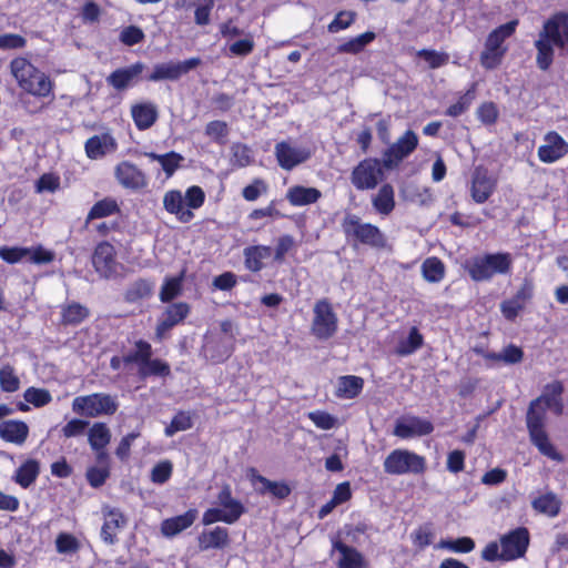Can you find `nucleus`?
Returning <instances> with one entry per match:
<instances>
[{
    "label": "nucleus",
    "instance_id": "obj_39",
    "mask_svg": "<svg viewBox=\"0 0 568 568\" xmlns=\"http://www.w3.org/2000/svg\"><path fill=\"white\" fill-rule=\"evenodd\" d=\"M531 505L536 511L549 517H556L560 510V500L554 493H547L535 498Z\"/></svg>",
    "mask_w": 568,
    "mask_h": 568
},
{
    "label": "nucleus",
    "instance_id": "obj_47",
    "mask_svg": "<svg viewBox=\"0 0 568 568\" xmlns=\"http://www.w3.org/2000/svg\"><path fill=\"white\" fill-rule=\"evenodd\" d=\"M136 349L123 357V363H139V365H145L148 359L152 356V348L148 342L139 341L135 343Z\"/></svg>",
    "mask_w": 568,
    "mask_h": 568
},
{
    "label": "nucleus",
    "instance_id": "obj_36",
    "mask_svg": "<svg viewBox=\"0 0 568 568\" xmlns=\"http://www.w3.org/2000/svg\"><path fill=\"white\" fill-rule=\"evenodd\" d=\"M424 337L417 327H410L406 337L398 341L395 353L399 356H408L423 346Z\"/></svg>",
    "mask_w": 568,
    "mask_h": 568
},
{
    "label": "nucleus",
    "instance_id": "obj_29",
    "mask_svg": "<svg viewBox=\"0 0 568 568\" xmlns=\"http://www.w3.org/2000/svg\"><path fill=\"white\" fill-rule=\"evenodd\" d=\"M229 544V531L223 527H215L212 530H204L199 536L201 550L211 548H224Z\"/></svg>",
    "mask_w": 568,
    "mask_h": 568
},
{
    "label": "nucleus",
    "instance_id": "obj_58",
    "mask_svg": "<svg viewBox=\"0 0 568 568\" xmlns=\"http://www.w3.org/2000/svg\"><path fill=\"white\" fill-rule=\"evenodd\" d=\"M187 209L186 210H196L201 207L205 200V193L200 186H191L186 190L185 196L183 197Z\"/></svg>",
    "mask_w": 568,
    "mask_h": 568
},
{
    "label": "nucleus",
    "instance_id": "obj_51",
    "mask_svg": "<svg viewBox=\"0 0 568 568\" xmlns=\"http://www.w3.org/2000/svg\"><path fill=\"white\" fill-rule=\"evenodd\" d=\"M55 547L59 554H73L79 550L80 542L73 535L61 532L55 539Z\"/></svg>",
    "mask_w": 568,
    "mask_h": 568
},
{
    "label": "nucleus",
    "instance_id": "obj_27",
    "mask_svg": "<svg viewBox=\"0 0 568 568\" xmlns=\"http://www.w3.org/2000/svg\"><path fill=\"white\" fill-rule=\"evenodd\" d=\"M333 548L341 555L337 560L338 568H365V561L362 554L354 547L347 546L342 541H335Z\"/></svg>",
    "mask_w": 568,
    "mask_h": 568
},
{
    "label": "nucleus",
    "instance_id": "obj_11",
    "mask_svg": "<svg viewBox=\"0 0 568 568\" xmlns=\"http://www.w3.org/2000/svg\"><path fill=\"white\" fill-rule=\"evenodd\" d=\"M418 144V138L415 132L408 130L397 142L393 143L383 155V164L387 169L396 166L403 159L408 156Z\"/></svg>",
    "mask_w": 568,
    "mask_h": 568
},
{
    "label": "nucleus",
    "instance_id": "obj_53",
    "mask_svg": "<svg viewBox=\"0 0 568 568\" xmlns=\"http://www.w3.org/2000/svg\"><path fill=\"white\" fill-rule=\"evenodd\" d=\"M192 427L191 416L185 412L178 413L171 424L165 428L168 437L173 436L178 432L187 430Z\"/></svg>",
    "mask_w": 568,
    "mask_h": 568
},
{
    "label": "nucleus",
    "instance_id": "obj_32",
    "mask_svg": "<svg viewBox=\"0 0 568 568\" xmlns=\"http://www.w3.org/2000/svg\"><path fill=\"white\" fill-rule=\"evenodd\" d=\"M517 26L518 20H511L505 24L499 26L488 34L485 43L487 47H491L493 49L507 51V47L504 45V42L507 38L513 36Z\"/></svg>",
    "mask_w": 568,
    "mask_h": 568
},
{
    "label": "nucleus",
    "instance_id": "obj_31",
    "mask_svg": "<svg viewBox=\"0 0 568 568\" xmlns=\"http://www.w3.org/2000/svg\"><path fill=\"white\" fill-rule=\"evenodd\" d=\"M115 142L111 135H94L85 142V152L90 159H99L114 150Z\"/></svg>",
    "mask_w": 568,
    "mask_h": 568
},
{
    "label": "nucleus",
    "instance_id": "obj_62",
    "mask_svg": "<svg viewBox=\"0 0 568 568\" xmlns=\"http://www.w3.org/2000/svg\"><path fill=\"white\" fill-rule=\"evenodd\" d=\"M89 422L84 419H71L62 427V434L67 438L78 437L84 434Z\"/></svg>",
    "mask_w": 568,
    "mask_h": 568
},
{
    "label": "nucleus",
    "instance_id": "obj_5",
    "mask_svg": "<svg viewBox=\"0 0 568 568\" xmlns=\"http://www.w3.org/2000/svg\"><path fill=\"white\" fill-rule=\"evenodd\" d=\"M342 229L347 237L373 247H384L386 240L382 231L371 224L364 223L359 216L347 213L342 221Z\"/></svg>",
    "mask_w": 568,
    "mask_h": 568
},
{
    "label": "nucleus",
    "instance_id": "obj_24",
    "mask_svg": "<svg viewBox=\"0 0 568 568\" xmlns=\"http://www.w3.org/2000/svg\"><path fill=\"white\" fill-rule=\"evenodd\" d=\"M217 503L222 507V510L229 516V518H225L226 524H234L244 513L243 505L232 497L229 485L223 486L219 493Z\"/></svg>",
    "mask_w": 568,
    "mask_h": 568
},
{
    "label": "nucleus",
    "instance_id": "obj_1",
    "mask_svg": "<svg viewBox=\"0 0 568 568\" xmlns=\"http://www.w3.org/2000/svg\"><path fill=\"white\" fill-rule=\"evenodd\" d=\"M566 44H568V13L560 11L545 21L535 41L538 68L542 71L548 70L554 61V45L564 49Z\"/></svg>",
    "mask_w": 568,
    "mask_h": 568
},
{
    "label": "nucleus",
    "instance_id": "obj_52",
    "mask_svg": "<svg viewBox=\"0 0 568 568\" xmlns=\"http://www.w3.org/2000/svg\"><path fill=\"white\" fill-rule=\"evenodd\" d=\"M24 399L36 407H41L49 404L52 400V396L47 389L29 387L24 392Z\"/></svg>",
    "mask_w": 568,
    "mask_h": 568
},
{
    "label": "nucleus",
    "instance_id": "obj_56",
    "mask_svg": "<svg viewBox=\"0 0 568 568\" xmlns=\"http://www.w3.org/2000/svg\"><path fill=\"white\" fill-rule=\"evenodd\" d=\"M183 160L184 158L181 154L171 151L166 154H162L161 159H159V163L161 164L165 174L170 178L173 175Z\"/></svg>",
    "mask_w": 568,
    "mask_h": 568
},
{
    "label": "nucleus",
    "instance_id": "obj_55",
    "mask_svg": "<svg viewBox=\"0 0 568 568\" xmlns=\"http://www.w3.org/2000/svg\"><path fill=\"white\" fill-rule=\"evenodd\" d=\"M474 97L475 85H473L471 89H469L463 97H460L456 103L452 104L447 109L446 114L454 118L463 114L469 108Z\"/></svg>",
    "mask_w": 568,
    "mask_h": 568
},
{
    "label": "nucleus",
    "instance_id": "obj_50",
    "mask_svg": "<svg viewBox=\"0 0 568 568\" xmlns=\"http://www.w3.org/2000/svg\"><path fill=\"white\" fill-rule=\"evenodd\" d=\"M506 54V50H497L491 47H487L485 43V49L480 53V64L488 70L497 68Z\"/></svg>",
    "mask_w": 568,
    "mask_h": 568
},
{
    "label": "nucleus",
    "instance_id": "obj_8",
    "mask_svg": "<svg viewBox=\"0 0 568 568\" xmlns=\"http://www.w3.org/2000/svg\"><path fill=\"white\" fill-rule=\"evenodd\" d=\"M383 174L379 160L365 159L353 169L351 181L357 190H372L382 181Z\"/></svg>",
    "mask_w": 568,
    "mask_h": 568
},
{
    "label": "nucleus",
    "instance_id": "obj_49",
    "mask_svg": "<svg viewBox=\"0 0 568 568\" xmlns=\"http://www.w3.org/2000/svg\"><path fill=\"white\" fill-rule=\"evenodd\" d=\"M170 374V366L161 359H148L145 365L139 367V375L148 377L150 375L168 376Z\"/></svg>",
    "mask_w": 568,
    "mask_h": 568
},
{
    "label": "nucleus",
    "instance_id": "obj_33",
    "mask_svg": "<svg viewBox=\"0 0 568 568\" xmlns=\"http://www.w3.org/2000/svg\"><path fill=\"white\" fill-rule=\"evenodd\" d=\"M564 388L560 382H554L545 387L544 393L540 395L546 409L552 410L556 415H561L564 405L560 398Z\"/></svg>",
    "mask_w": 568,
    "mask_h": 568
},
{
    "label": "nucleus",
    "instance_id": "obj_23",
    "mask_svg": "<svg viewBox=\"0 0 568 568\" xmlns=\"http://www.w3.org/2000/svg\"><path fill=\"white\" fill-rule=\"evenodd\" d=\"M197 511L190 509L183 515L165 519L161 524V531L166 537H173L189 528L196 519Z\"/></svg>",
    "mask_w": 568,
    "mask_h": 568
},
{
    "label": "nucleus",
    "instance_id": "obj_35",
    "mask_svg": "<svg viewBox=\"0 0 568 568\" xmlns=\"http://www.w3.org/2000/svg\"><path fill=\"white\" fill-rule=\"evenodd\" d=\"M22 89L37 97H47L52 90V83L43 72L37 69L26 84H22Z\"/></svg>",
    "mask_w": 568,
    "mask_h": 568
},
{
    "label": "nucleus",
    "instance_id": "obj_6",
    "mask_svg": "<svg viewBox=\"0 0 568 568\" xmlns=\"http://www.w3.org/2000/svg\"><path fill=\"white\" fill-rule=\"evenodd\" d=\"M118 406L115 398L104 393L78 396L72 402V410L87 417L113 415L118 410Z\"/></svg>",
    "mask_w": 568,
    "mask_h": 568
},
{
    "label": "nucleus",
    "instance_id": "obj_46",
    "mask_svg": "<svg viewBox=\"0 0 568 568\" xmlns=\"http://www.w3.org/2000/svg\"><path fill=\"white\" fill-rule=\"evenodd\" d=\"M153 286V283L148 280H138L126 290L125 300L132 303L146 298L152 294Z\"/></svg>",
    "mask_w": 568,
    "mask_h": 568
},
{
    "label": "nucleus",
    "instance_id": "obj_14",
    "mask_svg": "<svg viewBox=\"0 0 568 568\" xmlns=\"http://www.w3.org/2000/svg\"><path fill=\"white\" fill-rule=\"evenodd\" d=\"M103 525L101 528V538L108 545H114L118 541V534L122 530L128 519L119 508L103 507Z\"/></svg>",
    "mask_w": 568,
    "mask_h": 568
},
{
    "label": "nucleus",
    "instance_id": "obj_2",
    "mask_svg": "<svg viewBox=\"0 0 568 568\" xmlns=\"http://www.w3.org/2000/svg\"><path fill=\"white\" fill-rule=\"evenodd\" d=\"M546 412V406L541 400L540 396L534 399L529 404L526 414L527 429L531 443L538 448V450L542 455L554 460H559L560 456L556 452L552 444L550 443L548 435L545 430Z\"/></svg>",
    "mask_w": 568,
    "mask_h": 568
},
{
    "label": "nucleus",
    "instance_id": "obj_9",
    "mask_svg": "<svg viewBox=\"0 0 568 568\" xmlns=\"http://www.w3.org/2000/svg\"><path fill=\"white\" fill-rule=\"evenodd\" d=\"M529 545V532L525 527H518L500 537L501 560H514L525 555Z\"/></svg>",
    "mask_w": 568,
    "mask_h": 568
},
{
    "label": "nucleus",
    "instance_id": "obj_54",
    "mask_svg": "<svg viewBox=\"0 0 568 568\" xmlns=\"http://www.w3.org/2000/svg\"><path fill=\"white\" fill-rule=\"evenodd\" d=\"M19 385V378L14 375L11 366L7 365L0 369V386L3 392H16Z\"/></svg>",
    "mask_w": 568,
    "mask_h": 568
},
{
    "label": "nucleus",
    "instance_id": "obj_43",
    "mask_svg": "<svg viewBox=\"0 0 568 568\" xmlns=\"http://www.w3.org/2000/svg\"><path fill=\"white\" fill-rule=\"evenodd\" d=\"M10 69L12 75L16 78L21 88L22 84H26V81H28L37 70V68L24 58L13 59L10 63Z\"/></svg>",
    "mask_w": 568,
    "mask_h": 568
},
{
    "label": "nucleus",
    "instance_id": "obj_3",
    "mask_svg": "<svg viewBox=\"0 0 568 568\" xmlns=\"http://www.w3.org/2000/svg\"><path fill=\"white\" fill-rule=\"evenodd\" d=\"M383 467L388 475H420L426 470V460L412 450L397 448L386 456Z\"/></svg>",
    "mask_w": 568,
    "mask_h": 568
},
{
    "label": "nucleus",
    "instance_id": "obj_18",
    "mask_svg": "<svg viewBox=\"0 0 568 568\" xmlns=\"http://www.w3.org/2000/svg\"><path fill=\"white\" fill-rule=\"evenodd\" d=\"M275 155L282 169L292 170L310 159L311 152L306 149L292 146L286 142H280L275 146Z\"/></svg>",
    "mask_w": 568,
    "mask_h": 568
},
{
    "label": "nucleus",
    "instance_id": "obj_30",
    "mask_svg": "<svg viewBox=\"0 0 568 568\" xmlns=\"http://www.w3.org/2000/svg\"><path fill=\"white\" fill-rule=\"evenodd\" d=\"M245 266L252 272H258L263 268V260L272 255V248L265 245H254L245 247L243 251Z\"/></svg>",
    "mask_w": 568,
    "mask_h": 568
},
{
    "label": "nucleus",
    "instance_id": "obj_57",
    "mask_svg": "<svg viewBox=\"0 0 568 568\" xmlns=\"http://www.w3.org/2000/svg\"><path fill=\"white\" fill-rule=\"evenodd\" d=\"M417 54L418 57L423 58L432 69H437L448 62V54L444 52L423 49L419 50Z\"/></svg>",
    "mask_w": 568,
    "mask_h": 568
},
{
    "label": "nucleus",
    "instance_id": "obj_16",
    "mask_svg": "<svg viewBox=\"0 0 568 568\" xmlns=\"http://www.w3.org/2000/svg\"><path fill=\"white\" fill-rule=\"evenodd\" d=\"M496 187V180L483 166H477L471 176V197L476 203L486 202Z\"/></svg>",
    "mask_w": 568,
    "mask_h": 568
},
{
    "label": "nucleus",
    "instance_id": "obj_42",
    "mask_svg": "<svg viewBox=\"0 0 568 568\" xmlns=\"http://www.w3.org/2000/svg\"><path fill=\"white\" fill-rule=\"evenodd\" d=\"M376 38V34L372 31H367L363 34H359L343 44L337 47L338 53H351L356 54L364 50V48L369 44L374 39Z\"/></svg>",
    "mask_w": 568,
    "mask_h": 568
},
{
    "label": "nucleus",
    "instance_id": "obj_63",
    "mask_svg": "<svg viewBox=\"0 0 568 568\" xmlns=\"http://www.w3.org/2000/svg\"><path fill=\"white\" fill-rule=\"evenodd\" d=\"M308 418L321 429L328 430L335 427L336 418L328 413L316 410L308 413Z\"/></svg>",
    "mask_w": 568,
    "mask_h": 568
},
{
    "label": "nucleus",
    "instance_id": "obj_15",
    "mask_svg": "<svg viewBox=\"0 0 568 568\" xmlns=\"http://www.w3.org/2000/svg\"><path fill=\"white\" fill-rule=\"evenodd\" d=\"M433 424L417 416H404L396 420L393 434L400 438H412L428 435L433 432Z\"/></svg>",
    "mask_w": 568,
    "mask_h": 568
},
{
    "label": "nucleus",
    "instance_id": "obj_48",
    "mask_svg": "<svg viewBox=\"0 0 568 568\" xmlns=\"http://www.w3.org/2000/svg\"><path fill=\"white\" fill-rule=\"evenodd\" d=\"M119 211L118 204L114 200L104 199L97 202L88 214V220L102 219L114 214Z\"/></svg>",
    "mask_w": 568,
    "mask_h": 568
},
{
    "label": "nucleus",
    "instance_id": "obj_37",
    "mask_svg": "<svg viewBox=\"0 0 568 568\" xmlns=\"http://www.w3.org/2000/svg\"><path fill=\"white\" fill-rule=\"evenodd\" d=\"M40 473V465L34 459L23 463L16 471L14 481L23 488H28L34 483Z\"/></svg>",
    "mask_w": 568,
    "mask_h": 568
},
{
    "label": "nucleus",
    "instance_id": "obj_61",
    "mask_svg": "<svg viewBox=\"0 0 568 568\" xmlns=\"http://www.w3.org/2000/svg\"><path fill=\"white\" fill-rule=\"evenodd\" d=\"M172 463L169 460L156 464L151 471V480L155 484H164L172 475Z\"/></svg>",
    "mask_w": 568,
    "mask_h": 568
},
{
    "label": "nucleus",
    "instance_id": "obj_19",
    "mask_svg": "<svg viewBox=\"0 0 568 568\" xmlns=\"http://www.w3.org/2000/svg\"><path fill=\"white\" fill-rule=\"evenodd\" d=\"M120 184L129 189H141L146 185L145 175L134 164L122 162L115 169Z\"/></svg>",
    "mask_w": 568,
    "mask_h": 568
},
{
    "label": "nucleus",
    "instance_id": "obj_12",
    "mask_svg": "<svg viewBox=\"0 0 568 568\" xmlns=\"http://www.w3.org/2000/svg\"><path fill=\"white\" fill-rule=\"evenodd\" d=\"M92 264L101 277L111 278L118 273L115 250L109 242H101L94 248Z\"/></svg>",
    "mask_w": 568,
    "mask_h": 568
},
{
    "label": "nucleus",
    "instance_id": "obj_13",
    "mask_svg": "<svg viewBox=\"0 0 568 568\" xmlns=\"http://www.w3.org/2000/svg\"><path fill=\"white\" fill-rule=\"evenodd\" d=\"M190 314V305L185 302L172 303L165 307L159 318L155 335L159 339L165 337L174 326L182 323Z\"/></svg>",
    "mask_w": 568,
    "mask_h": 568
},
{
    "label": "nucleus",
    "instance_id": "obj_25",
    "mask_svg": "<svg viewBox=\"0 0 568 568\" xmlns=\"http://www.w3.org/2000/svg\"><path fill=\"white\" fill-rule=\"evenodd\" d=\"M29 427L21 420H4L0 423V437L9 443L21 445L26 442Z\"/></svg>",
    "mask_w": 568,
    "mask_h": 568
},
{
    "label": "nucleus",
    "instance_id": "obj_45",
    "mask_svg": "<svg viewBox=\"0 0 568 568\" xmlns=\"http://www.w3.org/2000/svg\"><path fill=\"white\" fill-rule=\"evenodd\" d=\"M422 272L427 282L437 283L444 277L445 267L437 257H429L424 261Z\"/></svg>",
    "mask_w": 568,
    "mask_h": 568
},
{
    "label": "nucleus",
    "instance_id": "obj_41",
    "mask_svg": "<svg viewBox=\"0 0 568 568\" xmlns=\"http://www.w3.org/2000/svg\"><path fill=\"white\" fill-rule=\"evenodd\" d=\"M184 272L179 276L166 277L161 286L159 297L163 303H169L182 294Z\"/></svg>",
    "mask_w": 568,
    "mask_h": 568
},
{
    "label": "nucleus",
    "instance_id": "obj_59",
    "mask_svg": "<svg viewBox=\"0 0 568 568\" xmlns=\"http://www.w3.org/2000/svg\"><path fill=\"white\" fill-rule=\"evenodd\" d=\"M30 253L31 248L28 247H0V257L10 264L18 263Z\"/></svg>",
    "mask_w": 568,
    "mask_h": 568
},
{
    "label": "nucleus",
    "instance_id": "obj_7",
    "mask_svg": "<svg viewBox=\"0 0 568 568\" xmlns=\"http://www.w3.org/2000/svg\"><path fill=\"white\" fill-rule=\"evenodd\" d=\"M314 317L311 326L312 334L318 339H328L337 331V316L327 300L315 303Z\"/></svg>",
    "mask_w": 568,
    "mask_h": 568
},
{
    "label": "nucleus",
    "instance_id": "obj_22",
    "mask_svg": "<svg viewBox=\"0 0 568 568\" xmlns=\"http://www.w3.org/2000/svg\"><path fill=\"white\" fill-rule=\"evenodd\" d=\"M131 114L139 130L151 128L159 116L158 108L152 102H143L132 105Z\"/></svg>",
    "mask_w": 568,
    "mask_h": 568
},
{
    "label": "nucleus",
    "instance_id": "obj_26",
    "mask_svg": "<svg viewBox=\"0 0 568 568\" xmlns=\"http://www.w3.org/2000/svg\"><path fill=\"white\" fill-rule=\"evenodd\" d=\"M248 477L253 483L262 484V487L258 488L260 494L270 493L274 497L284 499L291 494V488L285 483L272 481L266 477L257 474L254 468L248 470Z\"/></svg>",
    "mask_w": 568,
    "mask_h": 568
},
{
    "label": "nucleus",
    "instance_id": "obj_40",
    "mask_svg": "<svg viewBox=\"0 0 568 568\" xmlns=\"http://www.w3.org/2000/svg\"><path fill=\"white\" fill-rule=\"evenodd\" d=\"M363 379L357 376H342L337 383L336 395L343 398L356 397L363 388Z\"/></svg>",
    "mask_w": 568,
    "mask_h": 568
},
{
    "label": "nucleus",
    "instance_id": "obj_20",
    "mask_svg": "<svg viewBox=\"0 0 568 568\" xmlns=\"http://www.w3.org/2000/svg\"><path fill=\"white\" fill-rule=\"evenodd\" d=\"M163 206L169 213L174 214L182 223H187L194 217L193 212L184 207L183 195L178 190H172L164 194Z\"/></svg>",
    "mask_w": 568,
    "mask_h": 568
},
{
    "label": "nucleus",
    "instance_id": "obj_34",
    "mask_svg": "<svg viewBox=\"0 0 568 568\" xmlns=\"http://www.w3.org/2000/svg\"><path fill=\"white\" fill-rule=\"evenodd\" d=\"M372 203L376 212L388 215L395 207L394 189L390 184H384L373 196Z\"/></svg>",
    "mask_w": 568,
    "mask_h": 568
},
{
    "label": "nucleus",
    "instance_id": "obj_38",
    "mask_svg": "<svg viewBox=\"0 0 568 568\" xmlns=\"http://www.w3.org/2000/svg\"><path fill=\"white\" fill-rule=\"evenodd\" d=\"M111 440V430L104 423H94L88 432V442L92 449L105 448Z\"/></svg>",
    "mask_w": 568,
    "mask_h": 568
},
{
    "label": "nucleus",
    "instance_id": "obj_21",
    "mask_svg": "<svg viewBox=\"0 0 568 568\" xmlns=\"http://www.w3.org/2000/svg\"><path fill=\"white\" fill-rule=\"evenodd\" d=\"M144 65L140 62L128 68L113 71L106 79L108 83L116 90H125L142 73Z\"/></svg>",
    "mask_w": 568,
    "mask_h": 568
},
{
    "label": "nucleus",
    "instance_id": "obj_4",
    "mask_svg": "<svg viewBox=\"0 0 568 568\" xmlns=\"http://www.w3.org/2000/svg\"><path fill=\"white\" fill-rule=\"evenodd\" d=\"M511 257L507 253L486 254L474 257L468 265V273L476 282L488 281L496 274L508 273Z\"/></svg>",
    "mask_w": 568,
    "mask_h": 568
},
{
    "label": "nucleus",
    "instance_id": "obj_17",
    "mask_svg": "<svg viewBox=\"0 0 568 568\" xmlns=\"http://www.w3.org/2000/svg\"><path fill=\"white\" fill-rule=\"evenodd\" d=\"M568 153V143L556 132H549L544 138V144L538 149L539 160L552 163Z\"/></svg>",
    "mask_w": 568,
    "mask_h": 568
},
{
    "label": "nucleus",
    "instance_id": "obj_60",
    "mask_svg": "<svg viewBox=\"0 0 568 568\" xmlns=\"http://www.w3.org/2000/svg\"><path fill=\"white\" fill-rule=\"evenodd\" d=\"M231 152L232 162L241 168L247 166L252 161L251 150L244 144H233Z\"/></svg>",
    "mask_w": 568,
    "mask_h": 568
},
{
    "label": "nucleus",
    "instance_id": "obj_28",
    "mask_svg": "<svg viewBox=\"0 0 568 568\" xmlns=\"http://www.w3.org/2000/svg\"><path fill=\"white\" fill-rule=\"evenodd\" d=\"M322 193L315 187L295 185L288 189L286 199L294 206H303L315 203Z\"/></svg>",
    "mask_w": 568,
    "mask_h": 568
},
{
    "label": "nucleus",
    "instance_id": "obj_44",
    "mask_svg": "<svg viewBox=\"0 0 568 568\" xmlns=\"http://www.w3.org/2000/svg\"><path fill=\"white\" fill-rule=\"evenodd\" d=\"M61 314L63 324L77 325L88 317L89 310L79 303H71L62 308Z\"/></svg>",
    "mask_w": 568,
    "mask_h": 568
},
{
    "label": "nucleus",
    "instance_id": "obj_64",
    "mask_svg": "<svg viewBox=\"0 0 568 568\" xmlns=\"http://www.w3.org/2000/svg\"><path fill=\"white\" fill-rule=\"evenodd\" d=\"M355 19V13L351 11H342L336 14L335 19L328 24V31L338 32L348 28Z\"/></svg>",
    "mask_w": 568,
    "mask_h": 568
},
{
    "label": "nucleus",
    "instance_id": "obj_10",
    "mask_svg": "<svg viewBox=\"0 0 568 568\" xmlns=\"http://www.w3.org/2000/svg\"><path fill=\"white\" fill-rule=\"evenodd\" d=\"M200 58H191L180 62H166L155 64L152 73L148 77L149 81L170 80L175 81L182 75L189 73L201 64Z\"/></svg>",
    "mask_w": 568,
    "mask_h": 568
}]
</instances>
